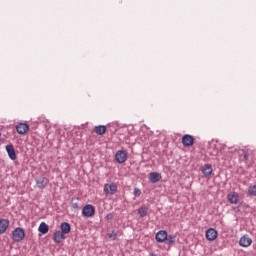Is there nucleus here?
<instances>
[{"label":"nucleus","instance_id":"obj_1","mask_svg":"<svg viewBox=\"0 0 256 256\" xmlns=\"http://www.w3.org/2000/svg\"><path fill=\"white\" fill-rule=\"evenodd\" d=\"M71 233V224L68 222H62L60 224V230H57L53 234V241L55 243H61L67 239V235Z\"/></svg>","mask_w":256,"mask_h":256},{"label":"nucleus","instance_id":"obj_2","mask_svg":"<svg viewBox=\"0 0 256 256\" xmlns=\"http://www.w3.org/2000/svg\"><path fill=\"white\" fill-rule=\"evenodd\" d=\"M155 239L157 243H165V245L173 247L177 241V235H169L167 230H160L156 233Z\"/></svg>","mask_w":256,"mask_h":256},{"label":"nucleus","instance_id":"obj_3","mask_svg":"<svg viewBox=\"0 0 256 256\" xmlns=\"http://www.w3.org/2000/svg\"><path fill=\"white\" fill-rule=\"evenodd\" d=\"M25 239V230L21 227H17L12 231V240L15 243H21Z\"/></svg>","mask_w":256,"mask_h":256},{"label":"nucleus","instance_id":"obj_4","mask_svg":"<svg viewBox=\"0 0 256 256\" xmlns=\"http://www.w3.org/2000/svg\"><path fill=\"white\" fill-rule=\"evenodd\" d=\"M82 215H83V217H86V218L94 217L95 216V206H93L91 204H86L82 208Z\"/></svg>","mask_w":256,"mask_h":256},{"label":"nucleus","instance_id":"obj_5","mask_svg":"<svg viewBox=\"0 0 256 256\" xmlns=\"http://www.w3.org/2000/svg\"><path fill=\"white\" fill-rule=\"evenodd\" d=\"M181 143L184 147H193L195 145V137L191 134H185L182 136Z\"/></svg>","mask_w":256,"mask_h":256},{"label":"nucleus","instance_id":"obj_6","mask_svg":"<svg viewBox=\"0 0 256 256\" xmlns=\"http://www.w3.org/2000/svg\"><path fill=\"white\" fill-rule=\"evenodd\" d=\"M35 182L38 189H45L47 185H49V179L47 177H44L43 175L36 177Z\"/></svg>","mask_w":256,"mask_h":256},{"label":"nucleus","instance_id":"obj_7","mask_svg":"<svg viewBox=\"0 0 256 256\" xmlns=\"http://www.w3.org/2000/svg\"><path fill=\"white\" fill-rule=\"evenodd\" d=\"M127 157H128L127 151L119 150L115 154V161L119 164H123L125 163V161H127Z\"/></svg>","mask_w":256,"mask_h":256},{"label":"nucleus","instance_id":"obj_8","mask_svg":"<svg viewBox=\"0 0 256 256\" xmlns=\"http://www.w3.org/2000/svg\"><path fill=\"white\" fill-rule=\"evenodd\" d=\"M6 153H8V157L11 159V161L17 160V152H15V147L13 144L6 145Z\"/></svg>","mask_w":256,"mask_h":256},{"label":"nucleus","instance_id":"obj_9","mask_svg":"<svg viewBox=\"0 0 256 256\" xmlns=\"http://www.w3.org/2000/svg\"><path fill=\"white\" fill-rule=\"evenodd\" d=\"M104 193H106V195H115V193H117V184L115 183L105 184Z\"/></svg>","mask_w":256,"mask_h":256},{"label":"nucleus","instance_id":"obj_10","mask_svg":"<svg viewBox=\"0 0 256 256\" xmlns=\"http://www.w3.org/2000/svg\"><path fill=\"white\" fill-rule=\"evenodd\" d=\"M16 131L19 135H25L29 133V124L19 123L18 125H16Z\"/></svg>","mask_w":256,"mask_h":256},{"label":"nucleus","instance_id":"obj_11","mask_svg":"<svg viewBox=\"0 0 256 256\" xmlns=\"http://www.w3.org/2000/svg\"><path fill=\"white\" fill-rule=\"evenodd\" d=\"M218 236L219 233L214 228H209L208 230H206V239L208 241H215Z\"/></svg>","mask_w":256,"mask_h":256},{"label":"nucleus","instance_id":"obj_12","mask_svg":"<svg viewBox=\"0 0 256 256\" xmlns=\"http://www.w3.org/2000/svg\"><path fill=\"white\" fill-rule=\"evenodd\" d=\"M148 179L150 181V183H159L162 179L161 173L158 172H151L148 176Z\"/></svg>","mask_w":256,"mask_h":256},{"label":"nucleus","instance_id":"obj_13","mask_svg":"<svg viewBox=\"0 0 256 256\" xmlns=\"http://www.w3.org/2000/svg\"><path fill=\"white\" fill-rule=\"evenodd\" d=\"M227 199L229 203H231L232 205H237V203H239V193L237 192L229 193L227 195Z\"/></svg>","mask_w":256,"mask_h":256},{"label":"nucleus","instance_id":"obj_14","mask_svg":"<svg viewBox=\"0 0 256 256\" xmlns=\"http://www.w3.org/2000/svg\"><path fill=\"white\" fill-rule=\"evenodd\" d=\"M251 243H253V240L247 235L242 236L239 241L240 247H249Z\"/></svg>","mask_w":256,"mask_h":256},{"label":"nucleus","instance_id":"obj_15","mask_svg":"<svg viewBox=\"0 0 256 256\" xmlns=\"http://www.w3.org/2000/svg\"><path fill=\"white\" fill-rule=\"evenodd\" d=\"M204 177H210L213 174V166L211 164H205L202 168Z\"/></svg>","mask_w":256,"mask_h":256},{"label":"nucleus","instance_id":"obj_16","mask_svg":"<svg viewBox=\"0 0 256 256\" xmlns=\"http://www.w3.org/2000/svg\"><path fill=\"white\" fill-rule=\"evenodd\" d=\"M9 228V220L0 219V235H3Z\"/></svg>","mask_w":256,"mask_h":256},{"label":"nucleus","instance_id":"obj_17","mask_svg":"<svg viewBox=\"0 0 256 256\" xmlns=\"http://www.w3.org/2000/svg\"><path fill=\"white\" fill-rule=\"evenodd\" d=\"M137 213L140 218L147 217V215L149 213V208L147 206L143 205L137 209Z\"/></svg>","mask_w":256,"mask_h":256},{"label":"nucleus","instance_id":"obj_18","mask_svg":"<svg viewBox=\"0 0 256 256\" xmlns=\"http://www.w3.org/2000/svg\"><path fill=\"white\" fill-rule=\"evenodd\" d=\"M94 132L96 133V135H105L107 133V126L105 125L95 126Z\"/></svg>","mask_w":256,"mask_h":256},{"label":"nucleus","instance_id":"obj_19","mask_svg":"<svg viewBox=\"0 0 256 256\" xmlns=\"http://www.w3.org/2000/svg\"><path fill=\"white\" fill-rule=\"evenodd\" d=\"M38 231L42 235H47L49 233V225H47V223L45 222H41L38 227Z\"/></svg>","mask_w":256,"mask_h":256},{"label":"nucleus","instance_id":"obj_20","mask_svg":"<svg viewBox=\"0 0 256 256\" xmlns=\"http://www.w3.org/2000/svg\"><path fill=\"white\" fill-rule=\"evenodd\" d=\"M248 195H250V197H256V185H250L248 187Z\"/></svg>","mask_w":256,"mask_h":256},{"label":"nucleus","instance_id":"obj_21","mask_svg":"<svg viewBox=\"0 0 256 256\" xmlns=\"http://www.w3.org/2000/svg\"><path fill=\"white\" fill-rule=\"evenodd\" d=\"M107 235L109 239H112V241L117 240V233L115 232V230L109 231Z\"/></svg>","mask_w":256,"mask_h":256},{"label":"nucleus","instance_id":"obj_22","mask_svg":"<svg viewBox=\"0 0 256 256\" xmlns=\"http://www.w3.org/2000/svg\"><path fill=\"white\" fill-rule=\"evenodd\" d=\"M71 207H72V209H79V202H77V200H75V199H72Z\"/></svg>","mask_w":256,"mask_h":256},{"label":"nucleus","instance_id":"obj_23","mask_svg":"<svg viewBox=\"0 0 256 256\" xmlns=\"http://www.w3.org/2000/svg\"><path fill=\"white\" fill-rule=\"evenodd\" d=\"M133 194L135 195V197H141V189L134 188Z\"/></svg>","mask_w":256,"mask_h":256},{"label":"nucleus","instance_id":"obj_24","mask_svg":"<svg viewBox=\"0 0 256 256\" xmlns=\"http://www.w3.org/2000/svg\"><path fill=\"white\" fill-rule=\"evenodd\" d=\"M113 217H114L113 213H108L106 215L105 219H106V221H112Z\"/></svg>","mask_w":256,"mask_h":256},{"label":"nucleus","instance_id":"obj_25","mask_svg":"<svg viewBox=\"0 0 256 256\" xmlns=\"http://www.w3.org/2000/svg\"><path fill=\"white\" fill-rule=\"evenodd\" d=\"M244 153V161H249V153H247V151H243Z\"/></svg>","mask_w":256,"mask_h":256},{"label":"nucleus","instance_id":"obj_26","mask_svg":"<svg viewBox=\"0 0 256 256\" xmlns=\"http://www.w3.org/2000/svg\"><path fill=\"white\" fill-rule=\"evenodd\" d=\"M233 209H234V211L239 212V211H241V205L234 207Z\"/></svg>","mask_w":256,"mask_h":256},{"label":"nucleus","instance_id":"obj_27","mask_svg":"<svg viewBox=\"0 0 256 256\" xmlns=\"http://www.w3.org/2000/svg\"><path fill=\"white\" fill-rule=\"evenodd\" d=\"M149 256H158V255L152 252L149 254Z\"/></svg>","mask_w":256,"mask_h":256}]
</instances>
